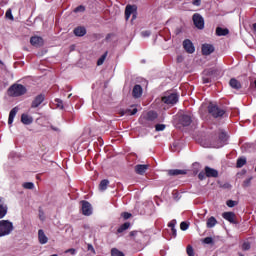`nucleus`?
I'll use <instances>...</instances> for the list:
<instances>
[{
  "instance_id": "1",
  "label": "nucleus",
  "mask_w": 256,
  "mask_h": 256,
  "mask_svg": "<svg viewBox=\"0 0 256 256\" xmlns=\"http://www.w3.org/2000/svg\"><path fill=\"white\" fill-rule=\"evenodd\" d=\"M208 113L214 119H220L221 117H223L227 113V109L211 102L208 105Z\"/></svg>"
},
{
  "instance_id": "2",
  "label": "nucleus",
  "mask_w": 256,
  "mask_h": 256,
  "mask_svg": "<svg viewBox=\"0 0 256 256\" xmlns=\"http://www.w3.org/2000/svg\"><path fill=\"white\" fill-rule=\"evenodd\" d=\"M15 230V226H13V222L9 220H0V237H7L11 235Z\"/></svg>"
},
{
  "instance_id": "3",
  "label": "nucleus",
  "mask_w": 256,
  "mask_h": 256,
  "mask_svg": "<svg viewBox=\"0 0 256 256\" xmlns=\"http://www.w3.org/2000/svg\"><path fill=\"white\" fill-rule=\"evenodd\" d=\"M27 93V88L22 84H14L8 89V95L10 97H21Z\"/></svg>"
},
{
  "instance_id": "4",
  "label": "nucleus",
  "mask_w": 256,
  "mask_h": 256,
  "mask_svg": "<svg viewBox=\"0 0 256 256\" xmlns=\"http://www.w3.org/2000/svg\"><path fill=\"white\" fill-rule=\"evenodd\" d=\"M179 101V95L177 93L166 92L162 97V103L166 105H176Z\"/></svg>"
},
{
  "instance_id": "5",
  "label": "nucleus",
  "mask_w": 256,
  "mask_h": 256,
  "mask_svg": "<svg viewBox=\"0 0 256 256\" xmlns=\"http://www.w3.org/2000/svg\"><path fill=\"white\" fill-rule=\"evenodd\" d=\"M130 237H133L136 243H145V241L149 239V236H147V234L137 230L131 231Z\"/></svg>"
},
{
  "instance_id": "6",
  "label": "nucleus",
  "mask_w": 256,
  "mask_h": 256,
  "mask_svg": "<svg viewBox=\"0 0 256 256\" xmlns=\"http://www.w3.org/2000/svg\"><path fill=\"white\" fill-rule=\"evenodd\" d=\"M132 16V20L137 19V6L127 5L125 9V19L129 21L130 17Z\"/></svg>"
},
{
  "instance_id": "7",
  "label": "nucleus",
  "mask_w": 256,
  "mask_h": 256,
  "mask_svg": "<svg viewBox=\"0 0 256 256\" xmlns=\"http://www.w3.org/2000/svg\"><path fill=\"white\" fill-rule=\"evenodd\" d=\"M193 23L197 29H205V20L203 19V16L199 13H195L192 16Z\"/></svg>"
},
{
  "instance_id": "8",
  "label": "nucleus",
  "mask_w": 256,
  "mask_h": 256,
  "mask_svg": "<svg viewBox=\"0 0 256 256\" xmlns=\"http://www.w3.org/2000/svg\"><path fill=\"white\" fill-rule=\"evenodd\" d=\"M81 205H82V214L86 215L87 217H89V215L93 214V207H91V203H89L88 201H81Z\"/></svg>"
},
{
  "instance_id": "9",
  "label": "nucleus",
  "mask_w": 256,
  "mask_h": 256,
  "mask_svg": "<svg viewBox=\"0 0 256 256\" xmlns=\"http://www.w3.org/2000/svg\"><path fill=\"white\" fill-rule=\"evenodd\" d=\"M227 133L220 132L218 135V143L214 146L216 149H220V147H224V145L227 143Z\"/></svg>"
},
{
  "instance_id": "10",
  "label": "nucleus",
  "mask_w": 256,
  "mask_h": 256,
  "mask_svg": "<svg viewBox=\"0 0 256 256\" xmlns=\"http://www.w3.org/2000/svg\"><path fill=\"white\" fill-rule=\"evenodd\" d=\"M183 48L185 49L186 53H195V46L189 39L183 41Z\"/></svg>"
},
{
  "instance_id": "11",
  "label": "nucleus",
  "mask_w": 256,
  "mask_h": 256,
  "mask_svg": "<svg viewBox=\"0 0 256 256\" xmlns=\"http://www.w3.org/2000/svg\"><path fill=\"white\" fill-rule=\"evenodd\" d=\"M44 101H45V95L40 94L36 96L31 104L32 109H37V107H39V105H41V103H43Z\"/></svg>"
},
{
  "instance_id": "12",
  "label": "nucleus",
  "mask_w": 256,
  "mask_h": 256,
  "mask_svg": "<svg viewBox=\"0 0 256 256\" xmlns=\"http://www.w3.org/2000/svg\"><path fill=\"white\" fill-rule=\"evenodd\" d=\"M204 171L206 173V177H208V178H211V177L217 178V177H219V171L215 170L214 168L206 166L204 168Z\"/></svg>"
},
{
  "instance_id": "13",
  "label": "nucleus",
  "mask_w": 256,
  "mask_h": 256,
  "mask_svg": "<svg viewBox=\"0 0 256 256\" xmlns=\"http://www.w3.org/2000/svg\"><path fill=\"white\" fill-rule=\"evenodd\" d=\"M141 95H143V87H141V85L139 84H136L133 87L132 96L134 97V99H139Z\"/></svg>"
},
{
  "instance_id": "14",
  "label": "nucleus",
  "mask_w": 256,
  "mask_h": 256,
  "mask_svg": "<svg viewBox=\"0 0 256 256\" xmlns=\"http://www.w3.org/2000/svg\"><path fill=\"white\" fill-rule=\"evenodd\" d=\"M147 169H149V164H137L135 166V172L137 175H143L147 172Z\"/></svg>"
},
{
  "instance_id": "15",
  "label": "nucleus",
  "mask_w": 256,
  "mask_h": 256,
  "mask_svg": "<svg viewBox=\"0 0 256 256\" xmlns=\"http://www.w3.org/2000/svg\"><path fill=\"white\" fill-rule=\"evenodd\" d=\"M30 43L34 47H41V46H43V38H41L39 36H32L30 38Z\"/></svg>"
},
{
  "instance_id": "16",
  "label": "nucleus",
  "mask_w": 256,
  "mask_h": 256,
  "mask_svg": "<svg viewBox=\"0 0 256 256\" xmlns=\"http://www.w3.org/2000/svg\"><path fill=\"white\" fill-rule=\"evenodd\" d=\"M38 240L40 245H46L49 241V238H47V235H45V232L42 229L38 230Z\"/></svg>"
},
{
  "instance_id": "17",
  "label": "nucleus",
  "mask_w": 256,
  "mask_h": 256,
  "mask_svg": "<svg viewBox=\"0 0 256 256\" xmlns=\"http://www.w3.org/2000/svg\"><path fill=\"white\" fill-rule=\"evenodd\" d=\"M215 51V47L211 44H203L202 45V54L211 55Z\"/></svg>"
},
{
  "instance_id": "18",
  "label": "nucleus",
  "mask_w": 256,
  "mask_h": 256,
  "mask_svg": "<svg viewBox=\"0 0 256 256\" xmlns=\"http://www.w3.org/2000/svg\"><path fill=\"white\" fill-rule=\"evenodd\" d=\"M8 209L7 204H5L3 198L0 197V219H3V217L7 215Z\"/></svg>"
},
{
  "instance_id": "19",
  "label": "nucleus",
  "mask_w": 256,
  "mask_h": 256,
  "mask_svg": "<svg viewBox=\"0 0 256 256\" xmlns=\"http://www.w3.org/2000/svg\"><path fill=\"white\" fill-rule=\"evenodd\" d=\"M18 112H19V108H17V107H14L10 111L9 117H8V125H13V121L15 120V117H16Z\"/></svg>"
},
{
  "instance_id": "20",
  "label": "nucleus",
  "mask_w": 256,
  "mask_h": 256,
  "mask_svg": "<svg viewBox=\"0 0 256 256\" xmlns=\"http://www.w3.org/2000/svg\"><path fill=\"white\" fill-rule=\"evenodd\" d=\"M223 219L229 221V223H235V213L234 212H224L222 214Z\"/></svg>"
},
{
  "instance_id": "21",
  "label": "nucleus",
  "mask_w": 256,
  "mask_h": 256,
  "mask_svg": "<svg viewBox=\"0 0 256 256\" xmlns=\"http://www.w3.org/2000/svg\"><path fill=\"white\" fill-rule=\"evenodd\" d=\"M74 35H76V37H84V35H87V29H85V27H77L74 29Z\"/></svg>"
},
{
  "instance_id": "22",
  "label": "nucleus",
  "mask_w": 256,
  "mask_h": 256,
  "mask_svg": "<svg viewBox=\"0 0 256 256\" xmlns=\"http://www.w3.org/2000/svg\"><path fill=\"white\" fill-rule=\"evenodd\" d=\"M180 121L184 127H189V125L192 123L191 116L187 114L182 115Z\"/></svg>"
},
{
  "instance_id": "23",
  "label": "nucleus",
  "mask_w": 256,
  "mask_h": 256,
  "mask_svg": "<svg viewBox=\"0 0 256 256\" xmlns=\"http://www.w3.org/2000/svg\"><path fill=\"white\" fill-rule=\"evenodd\" d=\"M168 175L175 177L177 175H187V170L172 169L168 171Z\"/></svg>"
},
{
  "instance_id": "24",
  "label": "nucleus",
  "mask_w": 256,
  "mask_h": 256,
  "mask_svg": "<svg viewBox=\"0 0 256 256\" xmlns=\"http://www.w3.org/2000/svg\"><path fill=\"white\" fill-rule=\"evenodd\" d=\"M216 35L218 37H225V36L229 35V29L217 27L216 28Z\"/></svg>"
},
{
  "instance_id": "25",
  "label": "nucleus",
  "mask_w": 256,
  "mask_h": 256,
  "mask_svg": "<svg viewBox=\"0 0 256 256\" xmlns=\"http://www.w3.org/2000/svg\"><path fill=\"white\" fill-rule=\"evenodd\" d=\"M215 225H217V219L214 216H211L210 218L207 219L206 221L207 229H213Z\"/></svg>"
},
{
  "instance_id": "26",
  "label": "nucleus",
  "mask_w": 256,
  "mask_h": 256,
  "mask_svg": "<svg viewBox=\"0 0 256 256\" xmlns=\"http://www.w3.org/2000/svg\"><path fill=\"white\" fill-rule=\"evenodd\" d=\"M229 85H230V87H232V89H236L237 91H239V89H241V82H239L235 78L230 79Z\"/></svg>"
},
{
  "instance_id": "27",
  "label": "nucleus",
  "mask_w": 256,
  "mask_h": 256,
  "mask_svg": "<svg viewBox=\"0 0 256 256\" xmlns=\"http://www.w3.org/2000/svg\"><path fill=\"white\" fill-rule=\"evenodd\" d=\"M21 122L24 125H31V123H33V117L27 115V114H22L21 116Z\"/></svg>"
},
{
  "instance_id": "28",
  "label": "nucleus",
  "mask_w": 256,
  "mask_h": 256,
  "mask_svg": "<svg viewBox=\"0 0 256 256\" xmlns=\"http://www.w3.org/2000/svg\"><path fill=\"white\" fill-rule=\"evenodd\" d=\"M176 225H177V220H172L168 223V227H170L172 231V237H177V229H175Z\"/></svg>"
},
{
  "instance_id": "29",
  "label": "nucleus",
  "mask_w": 256,
  "mask_h": 256,
  "mask_svg": "<svg viewBox=\"0 0 256 256\" xmlns=\"http://www.w3.org/2000/svg\"><path fill=\"white\" fill-rule=\"evenodd\" d=\"M129 227H131V223L125 222L117 229V233H123L124 231H127V229H129Z\"/></svg>"
},
{
  "instance_id": "30",
  "label": "nucleus",
  "mask_w": 256,
  "mask_h": 256,
  "mask_svg": "<svg viewBox=\"0 0 256 256\" xmlns=\"http://www.w3.org/2000/svg\"><path fill=\"white\" fill-rule=\"evenodd\" d=\"M109 186V180L104 179L99 184L100 191H106L107 187Z\"/></svg>"
},
{
  "instance_id": "31",
  "label": "nucleus",
  "mask_w": 256,
  "mask_h": 256,
  "mask_svg": "<svg viewBox=\"0 0 256 256\" xmlns=\"http://www.w3.org/2000/svg\"><path fill=\"white\" fill-rule=\"evenodd\" d=\"M246 163H247L246 158H238L237 163H236V167L241 169V167H243Z\"/></svg>"
},
{
  "instance_id": "32",
  "label": "nucleus",
  "mask_w": 256,
  "mask_h": 256,
  "mask_svg": "<svg viewBox=\"0 0 256 256\" xmlns=\"http://www.w3.org/2000/svg\"><path fill=\"white\" fill-rule=\"evenodd\" d=\"M111 256H125V254L117 248H112Z\"/></svg>"
},
{
  "instance_id": "33",
  "label": "nucleus",
  "mask_w": 256,
  "mask_h": 256,
  "mask_svg": "<svg viewBox=\"0 0 256 256\" xmlns=\"http://www.w3.org/2000/svg\"><path fill=\"white\" fill-rule=\"evenodd\" d=\"M147 119L148 121H155V119H157V114L153 111H149L147 113Z\"/></svg>"
},
{
  "instance_id": "34",
  "label": "nucleus",
  "mask_w": 256,
  "mask_h": 256,
  "mask_svg": "<svg viewBox=\"0 0 256 256\" xmlns=\"http://www.w3.org/2000/svg\"><path fill=\"white\" fill-rule=\"evenodd\" d=\"M137 108H133L132 110L131 109H126L123 113V115H136L137 113Z\"/></svg>"
},
{
  "instance_id": "35",
  "label": "nucleus",
  "mask_w": 256,
  "mask_h": 256,
  "mask_svg": "<svg viewBox=\"0 0 256 256\" xmlns=\"http://www.w3.org/2000/svg\"><path fill=\"white\" fill-rule=\"evenodd\" d=\"M107 58V52H105V54H103L97 61V65L101 66L103 65V63H105V59Z\"/></svg>"
},
{
  "instance_id": "36",
  "label": "nucleus",
  "mask_w": 256,
  "mask_h": 256,
  "mask_svg": "<svg viewBox=\"0 0 256 256\" xmlns=\"http://www.w3.org/2000/svg\"><path fill=\"white\" fill-rule=\"evenodd\" d=\"M6 19H10V21H13L15 18L13 17V12L11 10V8H9L7 11H6Z\"/></svg>"
},
{
  "instance_id": "37",
  "label": "nucleus",
  "mask_w": 256,
  "mask_h": 256,
  "mask_svg": "<svg viewBox=\"0 0 256 256\" xmlns=\"http://www.w3.org/2000/svg\"><path fill=\"white\" fill-rule=\"evenodd\" d=\"M186 252L188 256H195V251L193 250V246L188 245L186 248Z\"/></svg>"
},
{
  "instance_id": "38",
  "label": "nucleus",
  "mask_w": 256,
  "mask_h": 256,
  "mask_svg": "<svg viewBox=\"0 0 256 256\" xmlns=\"http://www.w3.org/2000/svg\"><path fill=\"white\" fill-rule=\"evenodd\" d=\"M24 189H35V184L33 182H26L23 184Z\"/></svg>"
},
{
  "instance_id": "39",
  "label": "nucleus",
  "mask_w": 256,
  "mask_h": 256,
  "mask_svg": "<svg viewBox=\"0 0 256 256\" xmlns=\"http://www.w3.org/2000/svg\"><path fill=\"white\" fill-rule=\"evenodd\" d=\"M74 13H85V6L80 5L74 9Z\"/></svg>"
},
{
  "instance_id": "40",
  "label": "nucleus",
  "mask_w": 256,
  "mask_h": 256,
  "mask_svg": "<svg viewBox=\"0 0 256 256\" xmlns=\"http://www.w3.org/2000/svg\"><path fill=\"white\" fill-rule=\"evenodd\" d=\"M252 180H253V177H250V178L244 180V181H243V184H242V187H250Z\"/></svg>"
},
{
  "instance_id": "41",
  "label": "nucleus",
  "mask_w": 256,
  "mask_h": 256,
  "mask_svg": "<svg viewBox=\"0 0 256 256\" xmlns=\"http://www.w3.org/2000/svg\"><path fill=\"white\" fill-rule=\"evenodd\" d=\"M55 103H56V106H57L59 109H64L63 100H61V99H59V98H56V99H55Z\"/></svg>"
},
{
  "instance_id": "42",
  "label": "nucleus",
  "mask_w": 256,
  "mask_h": 256,
  "mask_svg": "<svg viewBox=\"0 0 256 256\" xmlns=\"http://www.w3.org/2000/svg\"><path fill=\"white\" fill-rule=\"evenodd\" d=\"M180 229L182 231H187L189 229V224H187V222H181Z\"/></svg>"
},
{
  "instance_id": "43",
  "label": "nucleus",
  "mask_w": 256,
  "mask_h": 256,
  "mask_svg": "<svg viewBox=\"0 0 256 256\" xmlns=\"http://www.w3.org/2000/svg\"><path fill=\"white\" fill-rule=\"evenodd\" d=\"M242 249L243 251H249V249H251V244L249 242H244L242 244Z\"/></svg>"
},
{
  "instance_id": "44",
  "label": "nucleus",
  "mask_w": 256,
  "mask_h": 256,
  "mask_svg": "<svg viewBox=\"0 0 256 256\" xmlns=\"http://www.w3.org/2000/svg\"><path fill=\"white\" fill-rule=\"evenodd\" d=\"M203 243H205V245H211V244H213V238L206 237L203 239Z\"/></svg>"
},
{
  "instance_id": "45",
  "label": "nucleus",
  "mask_w": 256,
  "mask_h": 256,
  "mask_svg": "<svg viewBox=\"0 0 256 256\" xmlns=\"http://www.w3.org/2000/svg\"><path fill=\"white\" fill-rule=\"evenodd\" d=\"M156 131H165V124H156Z\"/></svg>"
},
{
  "instance_id": "46",
  "label": "nucleus",
  "mask_w": 256,
  "mask_h": 256,
  "mask_svg": "<svg viewBox=\"0 0 256 256\" xmlns=\"http://www.w3.org/2000/svg\"><path fill=\"white\" fill-rule=\"evenodd\" d=\"M227 207H235V205H237V201L234 200H228L226 202Z\"/></svg>"
},
{
  "instance_id": "47",
  "label": "nucleus",
  "mask_w": 256,
  "mask_h": 256,
  "mask_svg": "<svg viewBox=\"0 0 256 256\" xmlns=\"http://www.w3.org/2000/svg\"><path fill=\"white\" fill-rule=\"evenodd\" d=\"M121 217H123V219H131L132 214L129 213V212H123V213L121 214Z\"/></svg>"
},
{
  "instance_id": "48",
  "label": "nucleus",
  "mask_w": 256,
  "mask_h": 256,
  "mask_svg": "<svg viewBox=\"0 0 256 256\" xmlns=\"http://www.w3.org/2000/svg\"><path fill=\"white\" fill-rule=\"evenodd\" d=\"M206 177H207L206 172H200V173L198 174V179H200V181L205 180Z\"/></svg>"
},
{
  "instance_id": "49",
  "label": "nucleus",
  "mask_w": 256,
  "mask_h": 256,
  "mask_svg": "<svg viewBox=\"0 0 256 256\" xmlns=\"http://www.w3.org/2000/svg\"><path fill=\"white\" fill-rule=\"evenodd\" d=\"M65 253H71V255H75V253H77V250H75V248H70V249H67Z\"/></svg>"
},
{
  "instance_id": "50",
  "label": "nucleus",
  "mask_w": 256,
  "mask_h": 256,
  "mask_svg": "<svg viewBox=\"0 0 256 256\" xmlns=\"http://www.w3.org/2000/svg\"><path fill=\"white\" fill-rule=\"evenodd\" d=\"M192 5H194L195 7L201 6V0H193Z\"/></svg>"
},
{
  "instance_id": "51",
  "label": "nucleus",
  "mask_w": 256,
  "mask_h": 256,
  "mask_svg": "<svg viewBox=\"0 0 256 256\" xmlns=\"http://www.w3.org/2000/svg\"><path fill=\"white\" fill-rule=\"evenodd\" d=\"M151 35L150 31H143L142 32V37H149Z\"/></svg>"
},
{
  "instance_id": "52",
  "label": "nucleus",
  "mask_w": 256,
  "mask_h": 256,
  "mask_svg": "<svg viewBox=\"0 0 256 256\" xmlns=\"http://www.w3.org/2000/svg\"><path fill=\"white\" fill-rule=\"evenodd\" d=\"M87 249H88V251H92V253H95V248H93V245L88 244Z\"/></svg>"
},
{
  "instance_id": "53",
  "label": "nucleus",
  "mask_w": 256,
  "mask_h": 256,
  "mask_svg": "<svg viewBox=\"0 0 256 256\" xmlns=\"http://www.w3.org/2000/svg\"><path fill=\"white\" fill-rule=\"evenodd\" d=\"M52 131H56L57 133H59L61 130L58 127L55 126H50Z\"/></svg>"
},
{
  "instance_id": "54",
  "label": "nucleus",
  "mask_w": 256,
  "mask_h": 256,
  "mask_svg": "<svg viewBox=\"0 0 256 256\" xmlns=\"http://www.w3.org/2000/svg\"><path fill=\"white\" fill-rule=\"evenodd\" d=\"M253 31L256 33V23L253 24Z\"/></svg>"
},
{
  "instance_id": "55",
  "label": "nucleus",
  "mask_w": 256,
  "mask_h": 256,
  "mask_svg": "<svg viewBox=\"0 0 256 256\" xmlns=\"http://www.w3.org/2000/svg\"><path fill=\"white\" fill-rule=\"evenodd\" d=\"M204 83H209V79H204Z\"/></svg>"
},
{
  "instance_id": "56",
  "label": "nucleus",
  "mask_w": 256,
  "mask_h": 256,
  "mask_svg": "<svg viewBox=\"0 0 256 256\" xmlns=\"http://www.w3.org/2000/svg\"><path fill=\"white\" fill-rule=\"evenodd\" d=\"M40 219L43 221V215L40 214Z\"/></svg>"
}]
</instances>
